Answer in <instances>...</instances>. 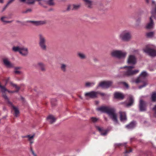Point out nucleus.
<instances>
[{
	"instance_id": "f3484780",
	"label": "nucleus",
	"mask_w": 156,
	"mask_h": 156,
	"mask_svg": "<svg viewBox=\"0 0 156 156\" xmlns=\"http://www.w3.org/2000/svg\"><path fill=\"white\" fill-rule=\"evenodd\" d=\"M120 116V120L122 122H125L127 120V117L125 112L120 111L119 112Z\"/></svg>"
},
{
	"instance_id": "c9c22d12",
	"label": "nucleus",
	"mask_w": 156,
	"mask_h": 156,
	"mask_svg": "<svg viewBox=\"0 0 156 156\" xmlns=\"http://www.w3.org/2000/svg\"><path fill=\"white\" fill-rule=\"evenodd\" d=\"M154 35V32H150L147 33L146 34V35L148 37H151L153 36Z\"/></svg>"
},
{
	"instance_id": "5fc2aeb1",
	"label": "nucleus",
	"mask_w": 156,
	"mask_h": 156,
	"mask_svg": "<svg viewBox=\"0 0 156 156\" xmlns=\"http://www.w3.org/2000/svg\"><path fill=\"white\" fill-rule=\"evenodd\" d=\"M4 2V0H0V3H3Z\"/></svg>"
},
{
	"instance_id": "e2e57ef3",
	"label": "nucleus",
	"mask_w": 156,
	"mask_h": 156,
	"mask_svg": "<svg viewBox=\"0 0 156 156\" xmlns=\"http://www.w3.org/2000/svg\"><path fill=\"white\" fill-rule=\"evenodd\" d=\"M5 117H3V118H5Z\"/></svg>"
},
{
	"instance_id": "f03ea898",
	"label": "nucleus",
	"mask_w": 156,
	"mask_h": 156,
	"mask_svg": "<svg viewBox=\"0 0 156 156\" xmlns=\"http://www.w3.org/2000/svg\"><path fill=\"white\" fill-rule=\"evenodd\" d=\"M147 73L146 71H143L140 75V76L135 81L136 83L140 82H143L142 85L139 86V89H140L142 88L145 87L147 84L146 77L147 76Z\"/></svg>"
},
{
	"instance_id": "f8f14e48",
	"label": "nucleus",
	"mask_w": 156,
	"mask_h": 156,
	"mask_svg": "<svg viewBox=\"0 0 156 156\" xmlns=\"http://www.w3.org/2000/svg\"><path fill=\"white\" fill-rule=\"evenodd\" d=\"M98 93L99 92H98L93 91L86 93L85 94V96L87 98H95L97 97Z\"/></svg>"
},
{
	"instance_id": "de8ad7c7",
	"label": "nucleus",
	"mask_w": 156,
	"mask_h": 156,
	"mask_svg": "<svg viewBox=\"0 0 156 156\" xmlns=\"http://www.w3.org/2000/svg\"><path fill=\"white\" fill-rule=\"evenodd\" d=\"M31 151L34 156H37L34 153V151L31 148Z\"/></svg>"
},
{
	"instance_id": "72a5a7b5",
	"label": "nucleus",
	"mask_w": 156,
	"mask_h": 156,
	"mask_svg": "<svg viewBox=\"0 0 156 156\" xmlns=\"http://www.w3.org/2000/svg\"><path fill=\"white\" fill-rule=\"evenodd\" d=\"M36 1H37L38 2V4L40 5L43 6L44 7H46L43 5V3L44 2H45L46 0H36Z\"/></svg>"
},
{
	"instance_id": "1a4fd4ad",
	"label": "nucleus",
	"mask_w": 156,
	"mask_h": 156,
	"mask_svg": "<svg viewBox=\"0 0 156 156\" xmlns=\"http://www.w3.org/2000/svg\"><path fill=\"white\" fill-rule=\"evenodd\" d=\"M112 82L111 81H105L100 82L98 87H101L103 88L107 89L110 87L112 84Z\"/></svg>"
},
{
	"instance_id": "412c9836",
	"label": "nucleus",
	"mask_w": 156,
	"mask_h": 156,
	"mask_svg": "<svg viewBox=\"0 0 156 156\" xmlns=\"http://www.w3.org/2000/svg\"><path fill=\"white\" fill-rule=\"evenodd\" d=\"M114 97L115 98L119 99L121 100L123 99L124 97V94L121 93L116 92L114 94Z\"/></svg>"
},
{
	"instance_id": "c756f323",
	"label": "nucleus",
	"mask_w": 156,
	"mask_h": 156,
	"mask_svg": "<svg viewBox=\"0 0 156 156\" xmlns=\"http://www.w3.org/2000/svg\"><path fill=\"white\" fill-rule=\"evenodd\" d=\"M85 3V4L87 5L89 8H91L92 5V1L90 0H83Z\"/></svg>"
},
{
	"instance_id": "bb28decb",
	"label": "nucleus",
	"mask_w": 156,
	"mask_h": 156,
	"mask_svg": "<svg viewBox=\"0 0 156 156\" xmlns=\"http://www.w3.org/2000/svg\"><path fill=\"white\" fill-rule=\"evenodd\" d=\"M8 17L5 16H3L1 18V21L4 23H12V21H7L5 19L7 18Z\"/></svg>"
},
{
	"instance_id": "864d4df0",
	"label": "nucleus",
	"mask_w": 156,
	"mask_h": 156,
	"mask_svg": "<svg viewBox=\"0 0 156 156\" xmlns=\"http://www.w3.org/2000/svg\"><path fill=\"white\" fill-rule=\"evenodd\" d=\"M71 6L70 5L67 8V10H69V9H70L71 8Z\"/></svg>"
},
{
	"instance_id": "13d9d810",
	"label": "nucleus",
	"mask_w": 156,
	"mask_h": 156,
	"mask_svg": "<svg viewBox=\"0 0 156 156\" xmlns=\"http://www.w3.org/2000/svg\"><path fill=\"white\" fill-rule=\"evenodd\" d=\"M55 100H56L55 99H52L51 100V103L52 104V101H55Z\"/></svg>"
},
{
	"instance_id": "6ab92c4d",
	"label": "nucleus",
	"mask_w": 156,
	"mask_h": 156,
	"mask_svg": "<svg viewBox=\"0 0 156 156\" xmlns=\"http://www.w3.org/2000/svg\"><path fill=\"white\" fill-rule=\"evenodd\" d=\"M20 53L23 56H27L28 53V49L27 48L22 47Z\"/></svg>"
},
{
	"instance_id": "aec40b11",
	"label": "nucleus",
	"mask_w": 156,
	"mask_h": 156,
	"mask_svg": "<svg viewBox=\"0 0 156 156\" xmlns=\"http://www.w3.org/2000/svg\"><path fill=\"white\" fill-rule=\"evenodd\" d=\"M20 2H23L28 5H33L35 3L36 0H19Z\"/></svg>"
},
{
	"instance_id": "393cba45",
	"label": "nucleus",
	"mask_w": 156,
	"mask_h": 156,
	"mask_svg": "<svg viewBox=\"0 0 156 156\" xmlns=\"http://www.w3.org/2000/svg\"><path fill=\"white\" fill-rule=\"evenodd\" d=\"M9 105L12 106V108L14 110V111H15L14 115H15V116L17 117L18 116V114L19 113V111L18 109V108L17 107H16L15 106H14V105H13L12 103V105H11V104H9Z\"/></svg>"
},
{
	"instance_id": "4be33fe9",
	"label": "nucleus",
	"mask_w": 156,
	"mask_h": 156,
	"mask_svg": "<svg viewBox=\"0 0 156 156\" xmlns=\"http://www.w3.org/2000/svg\"><path fill=\"white\" fill-rule=\"evenodd\" d=\"M129 103L126 104V106L127 107H129L132 105L134 102V99L132 96L130 95L129 96Z\"/></svg>"
},
{
	"instance_id": "4468645a",
	"label": "nucleus",
	"mask_w": 156,
	"mask_h": 156,
	"mask_svg": "<svg viewBox=\"0 0 156 156\" xmlns=\"http://www.w3.org/2000/svg\"><path fill=\"white\" fill-rule=\"evenodd\" d=\"M3 61L4 65L7 68H11L13 67V64L9 61L7 58H4L3 59Z\"/></svg>"
},
{
	"instance_id": "2f4dec72",
	"label": "nucleus",
	"mask_w": 156,
	"mask_h": 156,
	"mask_svg": "<svg viewBox=\"0 0 156 156\" xmlns=\"http://www.w3.org/2000/svg\"><path fill=\"white\" fill-rule=\"evenodd\" d=\"M78 57L81 59H84L86 58L85 55L82 52H79L77 53Z\"/></svg>"
},
{
	"instance_id": "b1692460",
	"label": "nucleus",
	"mask_w": 156,
	"mask_h": 156,
	"mask_svg": "<svg viewBox=\"0 0 156 156\" xmlns=\"http://www.w3.org/2000/svg\"><path fill=\"white\" fill-rule=\"evenodd\" d=\"M47 119L48 120L50 123H52L55 122L56 120L55 118L52 115H50L47 118Z\"/></svg>"
},
{
	"instance_id": "a878e982",
	"label": "nucleus",
	"mask_w": 156,
	"mask_h": 156,
	"mask_svg": "<svg viewBox=\"0 0 156 156\" xmlns=\"http://www.w3.org/2000/svg\"><path fill=\"white\" fill-rule=\"evenodd\" d=\"M21 48V47L20 46H14L12 48V50L14 52H19L20 53Z\"/></svg>"
},
{
	"instance_id": "e433bc0d",
	"label": "nucleus",
	"mask_w": 156,
	"mask_h": 156,
	"mask_svg": "<svg viewBox=\"0 0 156 156\" xmlns=\"http://www.w3.org/2000/svg\"><path fill=\"white\" fill-rule=\"evenodd\" d=\"M73 8L72 9L73 10H76L78 9L80 7V5L78 4L73 5Z\"/></svg>"
},
{
	"instance_id": "473e14b6",
	"label": "nucleus",
	"mask_w": 156,
	"mask_h": 156,
	"mask_svg": "<svg viewBox=\"0 0 156 156\" xmlns=\"http://www.w3.org/2000/svg\"><path fill=\"white\" fill-rule=\"evenodd\" d=\"M54 0H48L46 1L45 2L47 3V4L50 6H53L55 5V3L53 1Z\"/></svg>"
},
{
	"instance_id": "f257e3e1",
	"label": "nucleus",
	"mask_w": 156,
	"mask_h": 156,
	"mask_svg": "<svg viewBox=\"0 0 156 156\" xmlns=\"http://www.w3.org/2000/svg\"><path fill=\"white\" fill-rule=\"evenodd\" d=\"M96 110L98 111L107 113L115 124L118 123L117 114L114 108L110 106H103L97 108Z\"/></svg>"
},
{
	"instance_id": "5701e85b",
	"label": "nucleus",
	"mask_w": 156,
	"mask_h": 156,
	"mask_svg": "<svg viewBox=\"0 0 156 156\" xmlns=\"http://www.w3.org/2000/svg\"><path fill=\"white\" fill-rule=\"evenodd\" d=\"M136 125V122L135 121L132 122L129 124L126 125V127L128 129H131L134 128Z\"/></svg>"
},
{
	"instance_id": "680f3d73",
	"label": "nucleus",
	"mask_w": 156,
	"mask_h": 156,
	"mask_svg": "<svg viewBox=\"0 0 156 156\" xmlns=\"http://www.w3.org/2000/svg\"><path fill=\"white\" fill-rule=\"evenodd\" d=\"M138 51L137 50H135V51H134V52H136V51Z\"/></svg>"
},
{
	"instance_id": "4d7b16f0",
	"label": "nucleus",
	"mask_w": 156,
	"mask_h": 156,
	"mask_svg": "<svg viewBox=\"0 0 156 156\" xmlns=\"http://www.w3.org/2000/svg\"><path fill=\"white\" fill-rule=\"evenodd\" d=\"M95 103L97 105L99 103V102L98 101H95Z\"/></svg>"
},
{
	"instance_id": "58836bf2",
	"label": "nucleus",
	"mask_w": 156,
	"mask_h": 156,
	"mask_svg": "<svg viewBox=\"0 0 156 156\" xmlns=\"http://www.w3.org/2000/svg\"><path fill=\"white\" fill-rule=\"evenodd\" d=\"M90 120L93 122H95L98 121V119L95 117H92L91 118Z\"/></svg>"
},
{
	"instance_id": "2eb2a0df",
	"label": "nucleus",
	"mask_w": 156,
	"mask_h": 156,
	"mask_svg": "<svg viewBox=\"0 0 156 156\" xmlns=\"http://www.w3.org/2000/svg\"><path fill=\"white\" fill-rule=\"evenodd\" d=\"M28 22L33 23L36 26H39L45 24L46 23L45 20H40L38 21H29Z\"/></svg>"
},
{
	"instance_id": "a19ab883",
	"label": "nucleus",
	"mask_w": 156,
	"mask_h": 156,
	"mask_svg": "<svg viewBox=\"0 0 156 156\" xmlns=\"http://www.w3.org/2000/svg\"><path fill=\"white\" fill-rule=\"evenodd\" d=\"M122 84L123 86L124 87H126V89H128L129 88L128 85V84L126 83V82H122Z\"/></svg>"
},
{
	"instance_id": "7ed1b4c3",
	"label": "nucleus",
	"mask_w": 156,
	"mask_h": 156,
	"mask_svg": "<svg viewBox=\"0 0 156 156\" xmlns=\"http://www.w3.org/2000/svg\"><path fill=\"white\" fill-rule=\"evenodd\" d=\"M134 68L133 66H124L123 67H121L120 69H123L124 71V75L127 76H130L135 74L138 73L139 70L138 69H136L134 70L132 69Z\"/></svg>"
},
{
	"instance_id": "0eeeda50",
	"label": "nucleus",
	"mask_w": 156,
	"mask_h": 156,
	"mask_svg": "<svg viewBox=\"0 0 156 156\" xmlns=\"http://www.w3.org/2000/svg\"><path fill=\"white\" fill-rule=\"evenodd\" d=\"M119 37L122 41H127L130 39L131 36L129 31L125 30L123 31L120 34Z\"/></svg>"
},
{
	"instance_id": "6e6552de",
	"label": "nucleus",
	"mask_w": 156,
	"mask_h": 156,
	"mask_svg": "<svg viewBox=\"0 0 156 156\" xmlns=\"http://www.w3.org/2000/svg\"><path fill=\"white\" fill-rule=\"evenodd\" d=\"M143 51L151 56H156V49L151 48L147 47L143 49Z\"/></svg>"
},
{
	"instance_id": "79ce46f5",
	"label": "nucleus",
	"mask_w": 156,
	"mask_h": 156,
	"mask_svg": "<svg viewBox=\"0 0 156 156\" xmlns=\"http://www.w3.org/2000/svg\"><path fill=\"white\" fill-rule=\"evenodd\" d=\"M32 10L30 8L28 9H27L25 11H24L23 13H27L29 12H32Z\"/></svg>"
},
{
	"instance_id": "9b49d317",
	"label": "nucleus",
	"mask_w": 156,
	"mask_h": 156,
	"mask_svg": "<svg viewBox=\"0 0 156 156\" xmlns=\"http://www.w3.org/2000/svg\"><path fill=\"white\" fill-rule=\"evenodd\" d=\"M143 96H142L140 98V100L139 104V108L140 111H145L146 110V106L145 102L142 99V98Z\"/></svg>"
},
{
	"instance_id": "39448f33",
	"label": "nucleus",
	"mask_w": 156,
	"mask_h": 156,
	"mask_svg": "<svg viewBox=\"0 0 156 156\" xmlns=\"http://www.w3.org/2000/svg\"><path fill=\"white\" fill-rule=\"evenodd\" d=\"M39 45L41 49L43 51H46L47 46L46 44V39L44 35L42 34L39 35Z\"/></svg>"
},
{
	"instance_id": "a18cd8bd",
	"label": "nucleus",
	"mask_w": 156,
	"mask_h": 156,
	"mask_svg": "<svg viewBox=\"0 0 156 156\" xmlns=\"http://www.w3.org/2000/svg\"><path fill=\"white\" fill-rule=\"evenodd\" d=\"M126 144H127V143H124L123 144L120 143V144H116L118 146H121V145H122L124 146L125 147H126L125 145Z\"/></svg>"
},
{
	"instance_id": "09e8293b",
	"label": "nucleus",
	"mask_w": 156,
	"mask_h": 156,
	"mask_svg": "<svg viewBox=\"0 0 156 156\" xmlns=\"http://www.w3.org/2000/svg\"><path fill=\"white\" fill-rule=\"evenodd\" d=\"M8 5H7V4H6V5H5V6L4 7V8H3V9L2 11H4Z\"/></svg>"
},
{
	"instance_id": "603ef678",
	"label": "nucleus",
	"mask_w": 156,
	"mask_h": 156,
	"mask_svg": "<svg viewBox=\"0 0 156 156\" xmlns=\"http://www.w3.org/2000/svg\"><path fill=\"white\" fill-rule=\"evenodd\" d=\"M8 91L9 92L12 93H15V92H16V91Z\"/></svg>"
},
{
	"instance_id": "ea45409f",
	"label": "nucleus",
	"mask_w": 156,
	"mask_h": 156,
	"mask_svg": "<svg viewBox=\"0 0 156 156\" xmlns=\"http://www.w3.org/2000/svg\"><path fill=\"white\" fill-rule=\"evenodd\" d=\"M20 67H17V68H16L15 69V70L14 71V72L16 74H20L21 73V72L18 70H17V69H20Z\"/></svg>"
},
{
	"instance_id": "49530a36",
	"label": "nucleus",
	"mask_w": 156,
	"mask_h": 156,
	"mask_svg": "<svg viewBox=\"0 0 156 156\" xmlns=\"http://www.w3.org/2000/svg\"><path fill=\"white\" fill-rule=\"evenodd\" d=\"M153 109L155 113L156 114V105L153 108Z\"/></svg>"
},
{
	"instance_id": "a211bd4d",
	"label": "nucleus",
	"mask_w": 156,
	"mask_h": 156,
	"mask_svg": "<svg viewBox=\"0 0 156 156\" xmlns=\"http://www.w3.org/2000/svg\"><path fill=\"white\" fill-rule=\"evenodd\" d=\"M96 127L97 129L100 133L101 135L105 136L107 135L108 131L104 130L103 128L102 127H101L99 126H96Z\"/></svg>"
},
{
	"instance_id": "9d476101",
	"label": "nucleus",
	"mask_w": 156,
	"mask_h": 156,
	"mask_svg": "<svg viewBox=\"0 0 156 156\" xmlns=\"http://www.w3.org/2000/svg\"><path fill=\"white\" fill-rule=\"evenodd\" d=\"M0 88L1 90V91L2 93V96L3 98L5 99L6 101L9 104L12 105V103L10 102L7 96L5 94V91H7V90L5 88V86H3L0 85Z\"/></svg>"
},
{
	"instance_id": "3c124183",
	"label": "nucleus",
	"mask_w": 156,
	"mask_h": 156,
	"mask_svg": "<svg viewBox=\"0 0 156 156\" xmlns=\"http://www.w3.org/2000/svg\"><path fill=\"white\" fill-rule=\"evenodd\" d=\"M132 151V150L131 149L129 151H128L127 150H126L125 151V153H129V152H131Z\"/></svg>"
},
{
	"instance_id": "20e7f679",
	"label": "nucleus",
	"mask_w": 156,
	"mask_h": 156,
	"mask_svg": "<svg viewBox=\"0 0 156 156\" xmlns=\"http://www.w3.org/2000/svg\"><path fill=\"white\" fill-rule=\"evenodd\" d=\"M111 55L113 57L124 59L126 58L127 53L126 51L122 50H113L111 52Z\"/></svg>"
},
{
	"instance_id": "7c9ffc66",
	"label": "nucleus",
	"mask_w": 156,
	"mask_h": 156,
	"mask_svg": "<svg viewBox=\"0 0 156 156\" xmlns=\"http://www.w3.org/2000/svg\"><path fill=\"white\" fill-rule=\"evenodd\" d=\"M67 65L64 64H61L60 66L61 70L63 72H65L66 70Z\"/></svg>"
},
{
	"instance_id": "8fccbe9b",
	"label": "nucleus",
	"mask_w": 156,
	"mask_h": 156,
	"mask_svg": "<svg viewBox=\"0 0 156 156\" xmlns=\"http://www.w3.org/2000/svg\"><path fill=\"white\" fill-rule=\"evenodd\" d=\"M98 94H100L102 96H104L106 95L105 94L103 93H99V92Z\"/></svg>"
},
{
	"instance_id": "cd10ccee",
	"label": "nucleus",
	"mask_w": 156,
	"mask_h": 156,
	"mask_svg": "<svg viewBox=\"0 0 156 156\" xmlns=\"http://www.w3.org/2000/svg\"><path fill=\"white\" fill-rule=\"evenodd\" d=\"M95 84V82H87L85 83V86L87 87H89L93 86Z\"/></svg>"
},
{
	"instance_id": "0e129e2a",
	"label": "nucleus",
	"mask_w": 156,
	"mask_h": 156,
	"mask_svg": "<svg viewBox=\"0 0 156 156\" xmlns=\"http://www.w3.org/2000/svg\"><path fill=\"white\" fill-rule=\"evenodd\" d=\"M125 156H126V155H125Z\"/></svg>"
},
{
	"instance_id": "6e6d98bb",
	"label": "nucleus",
	"mask_w": 156,
	"mask_h": 156,
	"mask_svg": "<svg viewBox=\"0 0 156 156\" xmlns=\"http://www.w3.org/2000/svg\"><path fill=\"white\" fill-rule=\"evenodd\" d=\"M104 119L106 121H108V119L107 118H106L105 117H104Z\"/></svg>"
},
{
	"instance_id": "bf43d9fd",
	"label": "nucleus",
	"mask_w": 156,
	"mask_h": 156,
	"mask_svg": "<svg viewBox=\"0 0 156 156\" xmlns=\"http://www.w3.org/2000/svg\"><path fill=\"white\" fill-rule=\"evenodd\" d=\"M30 144H32L33 143V141H31V140L30 141Z\"/></svg>"
},
{
	"instance_id": "dca6fc26",
	"label": "nucleus",
	"mask_w": 156,
	"mask_h": 156,
	"mask_svg": "<svg viewBox=\"0 0 156 156\" xmlns=\"http://www.w3.org/2000/svg\"><path fill=\"white\" fill-rule=\"evenodd\" d=\"M35 67L36 68H39L42 71H45V66L44 64L42 62H39L34 65Z\"/></svg>"
},
{
	"instance_id": "37998d69",
	"label": "nucleus",
	"mask_w": 156,
	"mask_h": 156,
	"mask_svg": "<svg viewBox=\"0 0 156 156\" xmlns=\"http://www.w3.org/2000/svg\"><path fill=\"white\" fill-rule=\"evenodd\" d=\"M146 1L147 2V3H150L151 1L153 4H155V2L153 0H146Z\"/></svg>"
},
{
	"instance_id": "c03bdc74",
	"label": "nucleus",
	"mask_w": 156,
	"mask_h": 156,
	"mask_svg": "<svg viewBox=\"0 0 156 156\" xmlns=\"http://www.w3.org/2000/svg\"><path fill=\"white\" fill-rule=\"evenodd\" d=\"M15 0H9L7 3V5H9V4H11Z\"/></svg>"
},
{
	"instance_id": "f704fd0d",
	"label": "nucleus",
	"mask_w": 156,
	"mask_h": 156,
	"mask_svg": "<svg viewBox=\"0 0 156 156\" xmlns=\"http://www.w3.org/2000/svg\"><path fill=\"white\" fill-rule=\"evenodd\" d=\"M11 84L13 87H15V88L17 89V90H16V92H18L20 89V87H19L17 86L16 84H14L12 83H11Z\"/></svg>"
},
{
	"instance_id": "ddd939ff",
	"label": "nucleus",
	"mask_w": 156,
	"mask_h": 156,
	"mask_svg": "<svg viewBox=\"0 0 156 156\" xmlns=\"http://www.w3.org/2000/svg\"><path fill=\"white\" fill-rule=\"evenodd\" d=\"M127 62L130 64H135L136 62V59L135 56L133 55H130L128 59Z\"/></svg>"
},
{
	"instance_id": "c85d7f7f",
	"label": "nucleus",
	"mask_w": 156,
	"mask_h": 156,
	"mask_svg": "<svg viewBox=\"0 0 156 156\" xmlns=\"http://www.w3.org/2000/svg\"><path fill=\"white\" fill-rule=\"evenodd\" d=\"M151 100L153 102L156 101V93L155 92L152 93L151 96Z\"/></svg>"
},
{
	"instance_id": "423d86ee",
	"label": "nucleus",
	"mask_w": 156,
	"mask_h": 156,
	"mask_svg": "<svg viewBox=\"0 0 156 156\" xmlns=\"http://www.w3.org/2000/svg\"><path fill=\"white\" fill-rule=\"evenodd\" d=\"M151 13L152 16L150 18V22L146 26V28L147 29H151L153 27L154 23L152 18L154 17L155 19L156 18V8L152 9Z\"/></svg>"
},
{
	"instance_id": "4c0bfd02",
	"label": "nucleus",
	"mask_w": 156,
	"mask_h": 156,
	"mask_svg": "<svg viewBox=\"0 0 156 156\" xmlns=\"http://www.w3.org/2000/svg\"><path fill=\"white\" fill-rule=\"evenodd\" d=\"M34 136V134L32 136H30V135H28L27 136H23V137H27L28 138V140L29 141H30L33 138Z\"/></svg>"
},
{
	"instance_id": "052dcab7",
	"label": "nucleus",
	"mask_w": 156,
	"mask_h": 156,
	"mask_svg": "<svg viewBox=\"0 0 156 156\" xmlns=\"http://www.w3.org/2000/svg\"><path fill=\"white\" fill-rule=\"evenodd\" d=\"M9 78H8V80H6V84H5V85H6V84L7 83V82H8V80H9Z\"/></svg>"
}]
</instances>
